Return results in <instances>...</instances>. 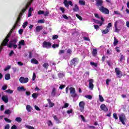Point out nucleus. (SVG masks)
<instances>
[{
  "instance_id": "1",
  "label": "nucleus",
  "mask_w": 129,
  "mask_h": 129,
  "mask_svg": "<svg viewBox=\"0 0 129 129\" xmlns=\"http://www.w3.org/2000/svg\"><path fill=\"white\" fill-rule=\"evenodd\" d=\"M31 3H28L26 5L25 8H23L21 12L20 13L17 19L15 22V24H14V26H15V28H17V27H19L20 24H21V19H22V17L23 16V15L24 14V13L27 11V9L30 7Z\"/></svg>"
},
{
  "instance_id": "2",
  "label": "nucleus",
  "mask_w": 129,
  "mask_h": 129,
  "mask_svg": "<svg viewBox=\"0 0 129 129\" xmlns=\"http://www.w3.org/2000/svg\"><path fill=\"white\" fill-rule=\"evenodd\" d=\"M16 29V26H13L12 29L11 30L10 32H9V34H8L7 36L5 37L4 40L3 41L2 43H1V46L2 47H5L6 46H8V43H9V41H10V37H11V35H12V33H13V31L14 30Z\"/></svg>"
},
{
  "instance_id": "3",
  "label": "nucleus",
  "mask_w": 129,
  "mask_h": 129,
  "mask_svg": "<svg viewBox=\"0 0 129 129\" xmlns=\"http://www.w3.org/2000/svg\"><path fill=\"white\" fill-rule=\"evenodd\" d=\"M119 119L121 123H122L124 125H125V121H126V117L124 113H122L119 116Z\"/></svg>"
},
{
  "instance_id": "4",
  "label": "nucleus",
  "mask_w": 129,
  "mask_h": 129,
  "mask_svg": "<svg viewBox=\"0 0 129 129\" xmlns=\"http://www.w3.org/2000/svg\"><path fill=\"white\" fill-rule=\"evenodd\" d=\"M70 91L71 96L73 97V98H75L78 96V95L76 94V91H75V89L73 87L70 88Z\"/></svg>"
},
{
  "instance_id": "5",
  "label": "nucleus",
  "mask_w": 129,
  "mask_h": 129,
  "mask_svg": "<svg viewBox=\"0 0 129 129\" xmlns=\"http://www.w3.org/2000/svg\"><path fill=\"white\" fill-rule=\"evenodd\" d=\"M99 11L104 14L105 15H108L109 14V10L106 8H104V6H101L99 8Z\"/></svg>"
},
{
  "instance_id": "6",
  "label": "nucleus",
  "mask_w": 129,
  "mask_h": 129,
  "mask_svg": "<svg viewBox=\"0 0 129 129\" xmlns=\"http://www.w3.org/2000/svg\"><path fill=\"white\" fill-rule=\"evenodd\" d=\"M43 48H46V49H50L52 47V43L48 41H44L42 44Z\"/></svg>"
},
{
  "instance_id": "7",
  "label": "nucleus",
  "mask_w": 129,
  "mask_h": 129,
  "mask_svg": "<svg viewBox=\"0 0 129 129\" xmlns=\"http://www.w3.org/2000/svg\"><path fill=\"white\" fill-rule=\"evenodd\" d=\"M79 106L80 107V110L81 112L84 111V107L85 106V102L84 101H81L79 103Z\"/></svg>"
},
{
  "instance_id": "8",
  "label": "nucleus",
  "mask_w": 129,
  "mask_h": 129,
  "mask_svg": "<svg viewBox=\"0 0 129 129\" xmlns=\"http://www.w3.org/2000/svg\"><path fill=\"white\" fill-rule=\"evenodd\" d=\"M79 62V59L77 57H75L71 60V66L74 65L76 66L77 64H78Z\"/></svg>"
},
{
  "instance_id": "9",
  "label": "nucleus",
  "mask_w": 129,
  "mask_h": 129,
  "mask_svg": "<svg viewBox=\"0 0 129 129\" xmlns=\"http://www.w3.org/2000/svg\"><path fill=\"white\" fill-rule=\"evenodd\" d=\"M63 4L64 5L65 7L68 9H69V5L71 6V7H73V3L71 1L64 0L63 2Z\"/></svg>"
},
{
  "instance_id": "10",
  "label": "nucleus",
  "mask_w": 129,
  "mask_h": 129,
  "mask_svg": "<svg viewBox=\"0 0 129 129\" xmlns=\"http://www.w3.org/2000/svg\"><path fill=\"white\" fill-rule=\"evenodd\" d=\"M115 72L116 73V75H117L118 78H121V76H122V72L119 71V69L118 68L115 69Z\"/></svg>"
},
{
  "instance_id": "11",
  "label": "nucleus",
  "mask_w": 129,
  "mask_h": 129,
  "mask_svg": "<svg viewBox=\"0 0 129 129\" xmlns=\"http://www.w3.org/2000/svg\"><path fill=\"white\" fill-rule=\"evenodd\" d=\"M19 81L22 84L27 83L29 81V78H24V77H21L19 79Z\"/></svg>"
},
{
  "instance_id": "12",
  "label": "nucleus",
  "mask_w": 129,
  "mask_h": 129,
  "mask_svg": "<svg viewBox=\"0 0 129 129\" xmlns=\"http://www.w3.org/2000/svg\"><path fill=\"white\" fill-rule=\"evenodd\" d=\"M89 82V88L92 90L93 89V87H94V85H93V83L94 82V80L92 79H90L88 81Z\"/></svg>"
},
{
  "instance_id": "13",
  "label": "nucleus",
  "mask_w": 129,
  "mask_h": 129,
  "mask_svg": "<svg viewBox=\"0 0 129 129\" xmlns=\"http://www.w3.org/2000/svg\"><path fill=\"white\" fill-rule=\"evenodd\" d=\"M103 1L102 0H97L96 3V7H103Z\"/></svg>"
},
{
  "instance_id": "14",
  "label": "nucleus",
  "mask_w": 129,
  "mask_h": 129,
  "mask_svg": "<svg viewBox=\"0 0 129 129\" xmlns=\"http://www.w3.org/2000/svg\"><path fill=\"white\" fill-rule=\"evenodd\" d=\"M100 108L102 110H103V111H105V112H106V111H108V108H107V107H106L104 104L101 105Z\"/></svg>"
},
{
  "instance_id": "15",
  "label": "nucleus",
  "mask_w": 129,
  "mask_h": 129,
  "mask_svg": "<svg viewBox=\"0 0 129 129\" xmlns=\"http://www.w3.org/2000/svg\"><path fill=\"white\" fill-rule=\"evenodd\" d=\"M52 117H53V119L56 121V123H61V121H60V119L58 118L57 115H52Z\"/></svg>"
},
{
  "instance_id": "16",
  "label": "nucleus",
  "mask_w": 129,
  "mask_h": 129,
  "mask_svg": "<svg viewBox=\"0 0 129 129\" xmlns=\"http://www.w3.org/2000/svg\"><path fill=\"white\" fill-rule=\"evenodd\" d=\"M117 23H118L117 21H115V22L114 23L115 33H118L119 31H120V29L117 28Z\"/></svg>"
},
{
  "instance_id": "17",
  "label": "nucleus",
  "mask_w": 129,
  "mask_h": 129,
  "mask_svg": "<svg viewBox=\"0 0 129 129\" xmlns=\"http://www.w3.org/2000/svg\"><path fill=\"white\" fill-rule=\"evenodd\" d=\"M2 99L5 103H8V102H9V98H8V96H3Z\"/></svg>"
},
{
  "instance_id": "18",
  "label": "nucleus",
  "mask_w": 129,
  "mask_h": 129,
  "mask_svg": "<svg viewBox=\"0 0 129 129\" xmlns=\"http://www.w3.org/2000/svg\"><path fill=\"white\" fill-rule=\"evenodd\" d=\"M17 90H18V91H19V92L26 91V89L25 88V87H24V86L18 87L17 88Z\"/></svg>"
},
{
  "instance_id": "19",
  "label": "nucleus",
  "mask_w": 129,
  "mask_h": 129,
  "mask_svg": "<svg viewBox=\"0 0 129 129\" xmlns=\"http://www.w3.org/2000/svg\"><path fill=\"white\" fill-rule=\"evenodd\" d=\"M47 101L49 105V107H53V106L55 105V104H54V103H52V102H51V99H47Z\"/></svg>"
},
{
  "instance_id": "20",
  "label": "nucleus",
  "mask_w": 129,
  "mask_h": 129,
  "mask_svg": "<svg viewBox=\"0 0 129 129\" xmlns=\"http://www.w3.org/2000/svg\"><path fill=\"white\" fill-rule=\"evenodd\" d=\"M31 63H32L33 64H36L37 65H38V64H39V61H38V60H37V59H36L35 58H32L31 60Z\"/></svg>"
},
{
  "instance_id": "21",
  "label": "nucleus",
  "mask_w": 129,
  "mask_h": 129,
  "mask_svg": "<svg viewBox=\"0 0 129 129\" xmlns=\"http://www.w3.org/2000/svg\"><path fill=\"white\" fill-rule=\"evenodd\" d=\"M55 95H56V88H53L51 91V96H53V97H55Z\"/></svg>"
},
{
  "instance_id": "22",
  "label": "nucleus",
  "mask_w": 129,
  "mask_h": 129,
  "mask_svg": "<svg viewBox=\"0 0 129 129\" xmlns=\"http://www.w3.org/2000/svg\"><path fill=\"white\" fill-rule=\"evenodd\" d=\"M92 54L93 56H94V57H95L97 54V49L93 48L92 52Z\"/></svg>"
},
{
  "instance_id": "23",
  "label": "nucleus",
  "mask_w": 129,
  "mask_h": 129,
  "mask_svg": "<svg viewBox=\"0 0 129 129\" xmlns=\"http://www.w3.org/2000/svg\"><path fill=\"white\" fill-rule=\"evenodd\" d=\"M73 10L74 12H78V11H79V7H78V5H77V4L75 5V7Z\"/></svg>"
},
{
  "instance_id": "24",
  "label": "nucleus",
  "mask_w": 129,
  "mask_h": 129,
  "mask_svg": "<svg viewBox=\"0 0 129 129\" xmlns=\"http://www.w3.org/2000/svg\"><path fill=\"white\" fill-rule=\"evenodd\" d=\"M43 30V26H38L36 28V32H40V31Z\"/></svg>"
},
{
  "instance_id": "25",
  "label": "nucleus",
  "mask_w": 129,
  "mask_h": 129,
  "mask_svg": "<svg viewBox=\"0 0 129 129\" xmlns=\"http://www.w3.org/2000/svg\"><path fill=\"white\" fill-rule=\"evenodd\" d=\"M26 109L28 112H31L32 111V106L30 105H27L26 106Z\"/></svg>"
},
{
  "instance_id": "26",
  "label": "nucleus",
  "mask_w": 129,
  "mask_h": 129,
  "mask_svg": "<svg viewBox=\"0 0 129 129\" xmlns=\"http://www.w3.org/2000/svg\"><path fill=\"white\" fill-rule=\"evenodd\" d=\"M109 29L106 28L105 30H103L102 31V34H107L109 32Z\"/></svg>"
},
{
  "instance_id": "27",
  "label": "nucleus",
  "mask_w": 129,
  "mask_h": 129,
  "mask_svg": "<svg viewBox=\"0 0 129 129\" xmlns=\"http://www.w3.org/2000/svg\"><path fill=\"white\" fill-rule=\"evenodd\" d=\"M118 43V40H117L116 38L115 37H114V42H113L114 46H116Z\"/></svg>"
},
{
  "instance_id": "28",
  "label": "nucleus",
  "mask_w": 129,
  "mask_h": 129,
  "mask_svg": "<svg viewBox=\"0 0 129 129\" xmlns=\"http://www.w3.org/2000/svg\"><path fill=\"white\" fill-rule=\"evenodd\" d=\"M6 80H10L11 79V75L10 74H7L5 75Z\"/></svg>"
},
{
  "instance_id": "29",
  "label": "nucleus",
  "mask_w": 129,
  "mask_h": 129,
  "mask_svg": "<svg viewBox=\"0 0 129 129\" xmlns=\"http://www.w3.org/2000/svg\"><path fill=\"white\" fill-rule=\"evenodd\" d=\"M120 58H119V62H120L121 63V62H122L123 60H124V56L122 54H121V53L120 54Z\"/></svg>"
},
{
  "instance_id": "30",
  "label": "nucleus",
  "mask_w": 129,
  "mask_h": 129,
  "mask_svg": "<svg viewBox=\"0 0 129 129\" xmlns=\"http://www.w3.org/2000/svg\"><path fill=\"white\" fill-rule=\"evenodd\" d=\"M18 42V39L17 38L13 39L10 42H11L13 45L17 44Z\"/></svg>"
},
{
  "instance_id": "31",
  "label": "nucleus",
  "mask_w": 129,
  "mask_h": 129,
  "mask_svg": "<svg viewBox=\"0 0 129 129\" xmlns=\"http://www.w3.org/2000/svg\"><path fill=\"white\" fill-rule=\"evenodd\" d=\"M58 76L59 78H63V77H65V74H63V73H59L58 74Z\"/></svg>"
},
{
  "instance_id": "32",
  "label": "nucleus",
  "mask_w": 129,
  "mask_h": 129,
  "mask_svg": "<svg viewBox=\"0 0 129 129\" xmlns=\"http://www.w3.org/2000/svg\"><path fill=\"white\" fill-rule=\"evenodd\" d=\"M42 66L43 68H45V69H48V68L49 67V63H44Z\"/></svg>"
},
{
  "instance_id": "33",
  "label": "nucleus",
  "mask_w": 129,
  "mask_h": 129,
  "mask_svg": "<svg viewBox=\"0 0 129 129\" xmlns=\"http://www.w3.org/2000/svg\"><path fill=\"white\" fill-rule=\"evenodd\" d=\"M79 4H80L81 6H85V1L80 0L79 1Z\"/></svg>"
},
{
  "instance_id": "34",
  "label": "nucleus",
  "mask_w": 129,
  "mask_h": 129,
  "mask_svg": "<svg viewBox=\"0 0 129 129\" xmlns=\"http://www.w3.org/2000/svg\"><path fill=\"white\" fill-rule=\"evenodd\" d=\"M32 11H33V8L31 7L28 11V17H31V16H32Z\"/></svg>"
},
{
  "instance_id": "35",
  "label": "nucleus",
  "mask_w": 129,
  "mask_h": 129,
  "mask_svg": "<svg viewBox=\"0 0 129 129\" xmlns=\"http://www.w3.org/2000/svg\"><path fill=\"white\" fill-rule=\"evenodd\" d=\"M15 120L17 121V122H22V118L17 117L16 118Z\"/></svg>"
},
{
  "instance_id": "36",
  "label": "nucleus",
  "mask_w": 129,
  "mask_h": 129,
  "mask_svg": "<svg viewBox=\"0 0 129 129\" xmlns=\"http://www.w3.org/2000/svg\"><path fill=\"white\" fill-rule=\"evenodd\" d=\"M4 113L5 114H11V113H12V111H11V110L10 109H7L5 110Z\"/></svg>"
},
{
  "instance_id": "37",
  "label": "nucleus",
  "mask_w": 129,
  "mask_h": 129,
  "mask_svg": "<svg viewBox=\"0 0 129 129\" xmlns=\"http://www.w3.org/2000/svg\"><path fill=\"white\" fill-rule=\"evenodd\" d=\"M38 94L34 93L32 95V97H33V98H34V99H36V98H37V97H38Z\"/></svg>"
},
{
  "instance_id": "38",
  "label": "nucleus",
  "mask_w": 129,
  "mask_h": 129,
  "mask_svg": "<svg viewBox=\"0 0 129 129\" xmlns=\"http://www.w3.org/2000/svg\"><path fill=\"white\" fill-rule=\"evenodd\" d=\"M99 98L100 102H103V101H104V99L103 98V97H102V96L100 95L99 96Z\"/></svg>"
},
{
  "instance_id": "39",
  "label": "nucleus",
  "mask_w": 129,
  "mask_h": 129,
  "mask_svg": "<svg viewBox=\"0 0 129 129\" xmlns=\"http://www.w3.org/2000/svg\"><path fill=\"white\" fill-rule=\"evenodd\" d=\"M28 21L24 22L22 25L23 28L24 29H25L26 27H27V26H28Z\"/></svg>"
},
{
  "instance_id": "40",
  "label": "nucleus",
  "mask_w": 129,
  "mask_h": 129,
  "mask_svg": "<svg viewBox=\"0 0 129 129\" xmlns=\"http://www.w3.org/2000/svg\"><path fill=\"white\" fill-rule=\"evenodd\" d=\"M20 45H22L23 46H24V45H25V40H22L20 41L18 46H20Z\"/></svg>"
},
{
  "instance_id": "41",
  "label": "nucleus",
  "mask_w": 129,
  "mask_h": 129,
  "mask_svg": "<svg viewBox=\"0 0 129 129\" xmlns=\"http://www.w3.org/2000/svg\"><path fill=\"white\" fill-rule=\"evenodd\" d=\"M90 65H91V66H94V67H97V63H95L94 62H90Z\"/></svg>"
},
{
  "instance_id": "42",
  "label": "nucleus",
  "mask_w": 129,
  "mask_h": 129,
  "mask_svg": "<svg viewBox=\"0 0 129 129\" xmlns=\"http://www.w3.org/2000/svg\"><path fill=\"white\" fill-rule=\"evenodd\" d=\"M38 24H44L45 23V20L41 19L38 21Z\"/></svg>"
},
{
  "instance_id": "43",
  "label": "nucleus",
  "mask_w": 129,
  "mask_h": 129,
  "mask_svg": "<svg viewBox=\"0 0 129 129\" xmlns=\"http://www.w3.org/2000/svg\"><path fill=\"white\" fill-rule=\"evenodd\" d=\"M113 117H114L115 119H118V117H117V114H116V113H114L113 114Z\"/></svg>"
},
{
  "instance_id": "44",
  "label": "nucleus",
  "mask_w": 129,
  "mask_h": 129,
  "mask_svg": "<svg viewBox=\"0 0 129 129\" xmlns=\"http://www.w3.org/2000/svg\"><path fill=\"white\" fill-rule=\"evenodd\" d=\"M5 92H7V93H10V94H12L13 93V90L11 89H8V90H6Z\"/></svg>"
},
{
  "instance_id": "45",
  "label": "nucleus",
  "mask_w": 129,
  "mask_h": 129,
  "mask_svg": "<svg viewBox=\"0 0 129 129\" xmlns=\"http://www.w3.org/2000/svg\"><path fill=\"white\" fill-rule=\"evenodd\" d=\"M45 14V11H42V10H39L38 12V15H43Z\"/></svg>"
},
{
  "instance_id": "46",
  "label": "nucleus",
  "mask_w": 129,
  "mask_h": 129,
  "mask_svg": "<svg viewBox=\"0 0 129 129\" xmlns=\"http://www.w3.org/2000/svg\"><path fill=\"white\" fill-rule=\"evenodd\" d=\"M36 74L35 73H33V77H32V81H35V80H36Z\"/></svg>"
},
{
  "instance_id": "47",
  "label": "nucleus",
  "mask_w": 129,
  "mask_h": 129,
  "mask_svg": "<svg viewBox=\"0 0 129 129\" xmlns=\"http://www.w3.org/2000/svg\"><path fill=\"white\" fill-rule=\"evenodd\" d=\"M76 17H77V18H78V19H79L80 21H82V17L80 16L79 15L76 14Z\"/></svg>"
},
{
  "instance_id": "48",
  "label": "nucleus",
  "mask_w": 129,
  "mask_h": 129,
  "mask_svg": "<svg viewBox=\"0 0 129 129\" xmlns=\"http://www.w3.org/2000/svg\"><path fill=\"white\" fill-rule=\"evenodd\" d=\"M14 54H15L14 50H11L9 54V57H12V56H13V55H14Z\"/></svg>"
},
{
  "instance_id": "49",
  "label": "nucleus",
  "mask_w": 129,
  "mask_h": 129,
  "mask_svg": "<svg viewBox=\"0 0 129 129\" xmlns=\"http://www.w3.org/2000/svg\"><path fill=\"white\" fill-rule=\"evenodd\" d=\"M59 10L61 11V13L62 14H64V13H65V9L64 8L60 7Z\"/></svg>"
},
{
  "instance_id": "50",
  "label": "nucleus",
  "mask_w": 129,
  "mask_h": 129,
  "mask_svg": "<svg viewBox=\"0 0 129 129\" xmlns=\"http://www.w3.org/2000/svg\"><path fill=\"white\" fill-rule=\"evenodd\" d=\"M4 119L5 121H6L7 122H9V123L12 122V120H10V119L8 118L5 117L4 118Z\"/></svg>"
},
{
  "instance_id": "51",
  "label": "nucleus",
  "mask_w": 129,
  "mask_h": 129,
  "mask_svg": "<svg viewBox=\"0 0 129 129\" xmlns=\"http://www.w3.org/2000/svg\"><path fill=\"white\" fill-rule=\"evenodd\" d=\"M68 106H69V104H68V103H65L64 105L62 107V108H67Z\"/></svg>"
},
{
  "instance_id": "52",
  "label": "nucleus",
  "mask_w": 129,
  "mask_h": 129,
  "mask_svg": "<svg viewBox=\"0 0 129 129\" xmlns=\"http://www.w3.org/2000/svg\"><path fill=\"white\" fill-rule=\"evenodd\" d=\"M111 81V80H109L108 79H107L106 80V84L107 85H109V82H110Z\"/></svg>"
},
{
  "instance_id": "53",
  "label": "nucleus",
  "mask_w": 129,
  "mask_h": 129,
  "mask_svg": "<svg viewBox=\"0 0 129 129\" xmlns=\"http://www.w3.org/2000/svg\"><path fill=\"white\" fill-rule=\"evenodd\" d=\"M26 128L28 129H35V128L32 126H30L29 125H27L26 126Z\"/></svg>"
},
{
  "instance_id": "54",
  "label": "nucleus",
  "mask_w": 129,
  "mask_h": 129,
  "mask_svg": "<svg viewBox=\"0 0 129 129\" xmlns=\"http://www.w3.org/2000/svg\"><path fill=\"white\" fill-rule=\"evenodd\" d=\"M29 58L30 59H31V58L33 57V52L30 51V52H29Z\"/></svg>"
},
{
  "instance_id": "55",
  "label": "nucleus",
  "mask_w": 129,
  "mask_h": 129,
  "mask_svg": "<svg viewBox=\"0 0 129 129\" xmlns=\"http://www.w3.org/2000/svg\"><path fill=\"white\" fill-rule=\"evenodd\" d=\"M63 18L65 19V20H69V18L68 17V16L65 14H63L62 15Z\"/></svg>"
},
{
  "instance_id": "56",
  "label": "nucleus",
  "mask_w": 129,
  "mask_h": 129,
  "mask_svg": "<svg viewBox=\"0 0 129 129\" xmlns=\"http://www.w3.org/2000/svg\"><path fill=\"white\" fill-rule=\"evenodd\" d=\"M59 47V45L57 44H54L52 45V48L55 49V48H58Z\"/></svg>"
},
{
  "instance_id": "57",
  "label": "nucleus",
  "mask_w": 129,
  "mask_h": 129,
  "mask_svg": "<svg viewBox=\"0 0 129 129\" xmlns=\"http://www.w3.org/2000/svg\"><path fill=\"white\" fill-rule=\"evenodd\" d=\"M80 117L82 119V120L84 122H85V118L84 117V116L83 115H80Z\"/></svg>"
},
{
  "instance_id": "58",
  "label": "nucleus",
  "mask_w": 129,
  "mask_h": 129,
  "mask_svg": "<svg viewBox=\"0 0 129 129\" xmlns=\"http://www.w3.org/2000/svg\"><path fill=\"white\" fill-rule=\"evenodd\" d=\"M56 39H58V35H54L52 36V40H56Z\"/></svg>"
},
{
  "instance_id": "59",
  "label": "nucleus",
  "mask_w": 129,
  "mask_h": 129,
  "mask_svg": "<svg viewBox=\"0 0 129 129\" xmlns=\"http://www.w3.org/2000/svg\"><path fill=\"white\" fill-rule=\"evenodd\" d=\"M85 97L86 98H88V99H92V96L91 95H86Z\"/></svg>"
},
{
  "instance_id": "60",
  "label": "nucleus",
  "mask_w": 129,
  "mask_h": 129,
  "mask_svg": "<svg viewBox=\"0 0 129 129\" xmlns=\"http://www.w3.org/2000/svg\"><path fill=\"white\" fill-rule=\"evenodd\" d=\"M9 69H11V66H8L4 69V71H8Z\"/></svg>"
},
{
  "instance_id": "61",
  "label": "nucleus",
  "mask_w": 129,
  "mask_h": 129,
  "mask_svg": "<svg viewBox=\"0 0 129 129\" xmlns=\"http://www.w3.org/2000/svg\"><path fill=\"white\" fill-rule=\"evenodd\" d=\"M8 88L7 85H4L2 87V90H6V89Z\"/></svg>"
},
{
  "instance_id": "62",
  "label": "nucleus",
  "mask_w": 129,
  "mask_h": 129,
  "mask_svg": "<svg viewBox=\"0 0 129 129\" xmlns=\"http://www.w3.org/2000/svg\"><path fill=\"white\" fill-rule=\"evenodd\" d=\"M112 26V25L110 23H108L107 26V29H109V28H111Z\"/></svg>"
},
{
  "instance_id": "63",
  "label": "nucleus",
  "mask_w": 129,
  "mask_h": 129,
  "mask_svg": "<svg viewBox=\"0 0 129 129\" xmlns=\"http://www.w3.org/2000/svg\"><path fill=\"white\" fill-rule=\"evenodd\" d=\"M4 129H10V124H7L5 126Z\"/></svg>"
},
{
  "instance_id": "64",
  "label": "nucleus",
  "mask_w": 129,
  "mask_h": 129,
  "mask_svg": "<svg viewBox=\"0 0 129 129\" xmlns=\"http://www.w3.org/2000/svg\"><path fill=\"white\" fill-rule=\"evenodd\" d=\"M17 128H18V127H17V125H13L11 127V129H17Z\"/></svg>"
}]
</instances>
